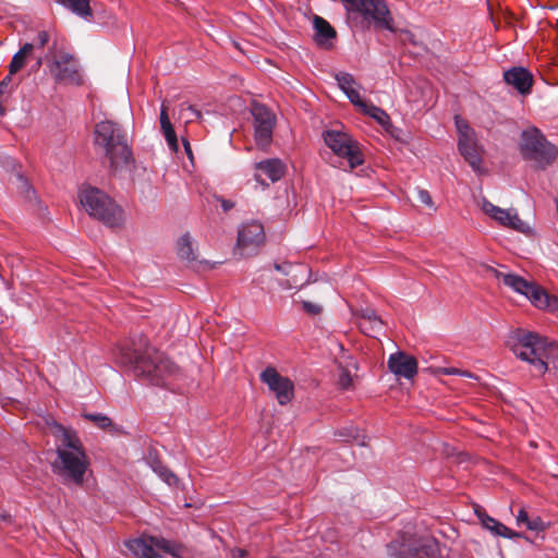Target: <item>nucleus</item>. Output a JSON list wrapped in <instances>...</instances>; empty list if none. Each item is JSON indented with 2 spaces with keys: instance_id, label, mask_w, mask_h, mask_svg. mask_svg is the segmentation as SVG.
Masks as SVG:
<instances>
[{
  "instance_id": "f257e3e1",
  "label": "nucleus",
  "mask_w": 558,
  "mask_h": 558,
  "mask_svg": "<svg viewBox=\"0 0 558 558\" xmlns=\"http://www.w3.org/2000/svg\"><path fill=\"white\" fill-rule=\"evenodd\" d=\"M116 361L136 378L155 386H165L178 372L177 365L149 345L143 336H135L118 347Z\"/></svg>"
},
{
  "instance_id": "f03ea898",
  "label": "nucleus",
  "mask_w": 558,
  "mask_h": 558,
  "mask_svg": "<svg viewBox=\"0 0 558 558\" xmlns=\"http://www.w3.org/2000/svg\"><path fill=\"white\" fill-rule=\"evenodd\" d=\"M61 437L56 447L57 458L51 463L52 472L64 482L77 486L84 483V476L89 466V460L76 432L58 425Z\"/></svg>"
},
{
  "instance_id": "7ed1b4c3",
  "label": "nucleus",
  "mask_w": 558,
  "mask_h": 558,
  "mask_svg": "<svg viewBox=\"0 0 558 558\" xmlns=\"http://www.w3.org/2000/svg\"><path fill=\"white\" fill-rule=\"evenodd\" d=\"M93 144L96 153L108 162L112 172L129 168L134 162L126 133L114 121L104 120L95 125Z\"/></svg>"
},
{
  "instance_id": "20e7f679",
  "label": "nucleus",
  "mask_w": 558,
  "mask_h": 558,
  "mask_svg": "<svg viewBox=\"0 0 558 558\" xmlns=\"http://www.w3.org/2000/svg\"><path fill=\"white\" fill-rule=\"evenodd\" d=\"M519 150L522 158L532 162L535 170L547 169L558 157V147L536 126H530L521 132Z\"/></svg>"
},
{
  "instance_id": "39448f33",
  "label": "nucleus",
  "mask_w": 558,
  "mask_h": 558,
  "mask_svg": "<svg viewBox=\"0 0 558 558\" xmlns=\"http://www.w3.org/2000/svg\"><path fill=\"white\" fill-rule=\"evenodd\" d=\"M80 203L86 213L108 228L123 225L122 208L105 192L97 187H84L78 193Z\"/></svg>"
},
{
  "instance_id": "423d86ee",
  "label": "nucleus",
  "mask_w": 558,
  "mask_h": 558,
  "mask_svg": "<svg viewBox=\"0 0 558 558\" xmlns=\"http://www.w3.org/2000/svg\"><path fill=\"white\" fill-rule=\"evenodd\" d=\"M549 342L537 332L517 330L512 337L511 350L513 354L530 363L536 375H544L548 369L547 357Z\"/></svg>"
},
{
  "instance_id": "0eeeda50",
  "label": "nucleus",
  "mask_w": 558,
  "mask_h": 558,
  "mask_svg": "<svg viewBox=\"0 0 558 558\" xmlns=\"http://www.w3.org/2000/svg\"><path fill=\"white\" fill-rule=\"evenodd\" d=\"M349 17L362 21L378 28L392 31L393 20L385 0H342Z\"/></svg>"
},
{
  "instance_id": "6e6552de",
  "label": "nucleus",
  "mask_w": 558,
  "mask_h": 558,
  "mask_svg": "<svg viewBox=\"0 0 558 558\" xmlns=\"http://www.w3.org/2000/svg\"><path fill=\"white\" fill-rule=\"evenodd\" d=\"M497 278L514 292L525 296L535 307L548 311H556L558 308V298L549 295L536 282L527 281L517 274L498 272Z\"/></svg>"
},
{
  "instance_id": "1a4fd4ad",
  "label": "nucleus",
  "mask_w": 558,
  "mask_h": 558,
  "mask_svg": "<svg viewBox=\"0 0 558 558\" xmlns=\"http://www.w3.org/2000/svg\"><path fill=\"white\" fill-rule=\"evenodd\" d=\"M323 138L336 156L347 160L350 170L364 162L360 144L351 134L340 130H327L323 132Z\"/></svg>"
},
{
  "instance_id": "9d476101",
  "label": "nucleus",
  "mask_w": 558,
  "mask_h": 558,
  "mask_svg": "<svg viewBox=\"0 0 558 558\" xmlns=\"http://www.w3.org/2000/svg\"><path fill=\"white\" fill-rule=\"evenodd\" d=\"M49 72L57 83L80 84L81 75L73 54L62 52L50 59V53L45 57Z\"/></svg>"
},
{
  "instance_id": "9b49d317",
  "label": "nucleus",
  "mask_w": 558,
  "mask_h": 558,
  "mask_svg": "<svg viewBox=\"0 0 558 558\" xmlns=\"http://www.w3.org/2000/svg\"><path fill=\"white\" fill-rule=\"evenodd\" d=\"M254 140L258 147L266 148L271 140L276 124L275 114L262 104H254L252 108Z\"/></svg>"
},
{
  "instance_id": "f8f14e48",
  "label": "nucleus",
  "mask_w": 558,
  "mask_h": 558,
  "mask_svg": "<svg viewBox=\"0 0 558 558\" xmlns=\"http://www.w3.org/2000/svg\"><path fill=\"white\" fill-rule=\"evenodd\" d=\"M260 380L275 393L280 405H286L293 399L294 385L292 380L279 374L276 368L266 367L260 374Z\"/></svg>"
},
{
  "instance_id": "ddd939ff",
  "label": "nucleus",
  "mask_w": 558,
  "mask_h": 558,
  "mask_svg": "<svg viewBox=\"0 0 558 558\" xmlns=\"http://www.w3.org/2000/svg\"><path fill=\"white\" fill-rule=\"evenodd\" d=\"M265 241V231L263 225L257 220L243 223L238 232L236 246L241 255H251Z\"/></svg>"
},
{
  "instance_id": "4468645a",
  "label": "nucleus",
  "mask_w": 558,
  "mask_h": 558,
  "mask_svg": "<svg viewBox=\"0 0 558 558\" xmlns=\"http://www.w3.org/2000/svg\"><path fill=\"white\" fill-rule=\"evenodd\" d=\"M482 210L502 227L510 228L519 232H525L529 229L526 223L520 219L517 211L500 208L487 199L483 201Z\"/></svg>"
},
{
  "instance_id": "2eb2a0df",
  "label": "nucleus",
  "mask_w": 558,
  "mask_h": 558,
  "mask_svg": "<svg viewBox=\"0 0 558 558\" xmlns=\"http://www.w3.org/2000/svg\"><path fill=\"white\" fill-rule=\"evenodd\" d=\"M417 539L411 532L403 531L396 539L387 544V551L390 556L397 558H420L417 549Z\"/></svg>"
},
{
  "instance_id": "dca6fc26",
  "label": "nucleus",
  "mask_w": 558,
  "mask_h": 558,
  "mask_svg": "<svg viewBox=\"0 0 558 558\" xmlns=\"http://www.w3.org/2000/svg\"><path fill=\"white\" fill-rule=\"evenodd\" d=\"M458 149L474 172H484L483 159L478 150L476 133L458 138Z\"/></svg>"
},
{
  "instance_id": "f3484780",
  "label": "nucleus",
  "mask_w": 558,
  "mask_h": 558,
  "mask_svg": "<svg viewBox=\"0 0 558 558\" xmlns=\"http://www.w3.org/2000/svg\"><path fill=\"white\" fill-rule=\"evenodd\" d=\"M388 367L397 377L413 379L417 374V361L414 356L397 352L389 356Z\"/></svg>"
},
{
  "instance_id": "a211bd4d",
  "label": "nucleus",
  "mask_w": 558,
  "mask_h": 558,
  "mask_svg": "<svg viewBox=\"0 0 558 558\" xmlns=\"http://www.w3.org/2000/svg\"><path fill=\"white\" fill-rule=\"evenodd\" d=\"M157 541L158 537L156 536H142L129 539L124 544L136 558H161L158 553Z\"/></svg>"
},
{
  "instance_id": "6ab92c4d",
  "label": "nucleus",
  "mask_w": 558,
  "mask_h": 558,
  "mask_svg": "<svg viewBox=\"0 0 558 558\" xmlns=\"http://www.w3.org/2000/svg\"><path fill=\"white\" fill-rule=\"evenodd\" d=\"M256 170L259 173L255 174V180L260 183L263 189L268 187V184L262 179V174L266 175L271 182L279 181L286 172L284 163L278 158H270L255 163Z\"/></svg>"
},
{
  "instance_id": "aec40b11",
  "label": "nucleus",
  "mask_w": 558,
  "mask_h": 558,
  "mask_svg": "<svg viewBox=\"0 0 558 558\" xmlns=\"http://www.w3.org/2000/svg\"><path fill=\"white\" fill-rule=\"evenodd\" d=\"M507 84L513 86L520 94H530L533 85V76L529 70L522 66H514L504 73Z\"/></svg>"
},
{
  "instance_id": "412c9836",
  "label": "nucleus",
  "mask_w": 558,
  "mask_h": 558,
  "mask_svg": "<svg viewBox=\"0 0 558 558\" xmlns=\"http://www.w3.org/2000/svg\"><path fill=\"white\" fill-rule=\"evenodd\" d=\"M357 325L361 331L367 336L375 337L380 332L384 326L383 319L377 315L374 308L364 307L355 313Z\"/></svg>"
},
{
  "instance_id": "4be33fe9",
  "label": "nucleus",
  "mask_w": 558,
  "mask_h": 558,
  "mask_svg": "<svg viewBox=\"0 0 558 558\" xmlns=\"http://www.w3.org/2000/svg\"><path fill=\"white\" fill-rule=\"evenodd\" d=\"M314 40L323 48H331L332 40L336 38L335 28L323 17L315 15L313 20Z\"/></svg>"
},
{
  "instance_id": "5701e85b",
  "label": "nucleus",
  "mask_w": 558,
  "mask_h": 558,
  "mask_svg": "<svg viewBox=\"0 0 558 558\" xmlns=\"http://www.w3.org/2000/svg\"><path fill=\"white\" fill-rule=\"evenodd\" d=\"M336 81L340 89L345 94L351 104L357 107L363 99L359 90L355 88L356 82L352 74L347 72H340L336 74Z\"/></svg>"
},
{
  "instance_id": "b1692460",
  "label": "nucleus",
  "mask_w": 558,
  "mask_h": 558,
  "mask_svg": "<svg viewBox=\"0 0 558 558\" xmlns=\"http://www.w3.org/2000/svg\"><path fill=\"white\" fill-rule=\"evenodd\" d=\"M477 515L482 526L488 530L495 536H501L509 539L520 536V533L511 531L504 523L497 521L487 513H477Z\"/></svg>"
},
{
  "instance_id": "393cba45",
  "label": "nucleus",
  "mask_w": 558,
  "mask_h": 558,
  "mask_svg": "<svg viewBox=\"0 0 558 558\" xmlns=\"http://www.w3.org/2000/svg\"><path fill=\"white\" fill-rule=\"evenodd\" d=\"M147 463L153 470V472L167 485L175 486L179 482L178 476L167 466L165 465L157 456H153L151 453L147 458Z\"/></svg>"
},
{
  "instance_id": "a878e982",
  "label": "nucleus",
  "mask_w": 558,
  "mask_h": 558,
  "mask_svg": "<svg viewBox=\"0 0 558 558\" xmlns=\"http://www.w3.org/2000/svg\"><path fill=\"white\" fill-rule=\"evenodd\" d=\"M58 4L64 7L81 19L89 21L93 19V10L89 0H54Z\"/></svg>"
},
{
  "instance_id": "bb28decb",
  "label": "nucleus",
  "mask_w": 558,
  "mask_h": 558,
  "mask_svg": "<svg viewBox=\"0 0 558 558\" xmlns=\"http://www.w3.org/2000/svg\"><path fill=\"white\" fill-rule=\"evenodd\" d=\"M160 126H161L163 136H165L170 149L178 151L179 144H178L177 134H175V131L170 122V119H169V116L167 113L165 106L161 107V111H160Z\"/></svg>"
},
{
  "instance_id": "cd10ccee",
  "label": "nucleus",
  "mask_w": 558,
  "mask_h": 558,
  "mask_svg": "<svg viewBox=\"0 0 558 558\" xmlns=\"http://www.w3.org/2000/svg\"><path fill=\"white\" fill-rule=\"evenodd\" d=\"M34 49L35 46L32 43H26L20 48V50L16 53H14L9 64V74L11 76L24 68L26 57L31 54Z\"/></svg>"
},
{
  "instance_id": "c85d7f7f",
  "label": "nucleus",
  "mask_w": 558,
  "mask_h": 558,
  "mask_svg": "<svg viewBox=\"0 0 558 558\" xmlns=\"http://www.w3.org/2000/svg\"><path fill=\"white\" fill-rule=\"evenodd\" d=\"M357 108H360L364 113L373 118L380 125L385 126L390 122V117L387 114L385 110L373 105L372 102L362 101Z\"/></svg>"
},
{
  "instance_id": "c756f323",
  "label": "nucleus",
  "mask_w": 558,
  "mask_h": 558,
  "mask_svg": "<svg viewBox=\"0 0 558 558\" xmlns=\"http://www.w3.org/2000/svg\"><path fill=\"white\" fill-rule=\"evenodd\" d=\"M519 526L524 525L527 530L539 532L544 530V522L539 517L530 518L526 510L521 508L515 517Z\"/></svg>"
},
{
  "instance_id": "7c9ffc66",
  "label": "nucleus",
  "mask_w": 558,
  "mask_h": 558,
  "mask_svg": "<svg viewBox=\"0 0 558 558\" xmlns=\"http://www.w3.org/2000/svg\"><path fill=\"white\" fill-rule=\"evenodd\" d=\"M178 254L181 258L193 260L196 258L193 248L192 238L189 233L183 234L178 240Z\"/></svg>"
},
{
  "instance_id": "2f4dec72",
  "label": "nucleus",
  "mask_w": 558,
  "mask_h": 558,
  "mask_svg": "<svg viewBox=\"0 0 558 558\" xmlns=\"http://www.w3.org/2000/svg\"><path fill=\"white\" fill-rule=\"evenodd\" d=\"M157 548H158V551L161 550V551L169 554L175 558H181L183 555V551H184L183 547L180 544L169 541V539H166L163 537H158Z\"/></svg>"
},
{
  "instance_id": "473e14b6",
  "label": "nucleus",
  "mask_w": 558,
  "mask_h": 558,
  "mask_svg": "<svg viewBox=\"0 0 558 558\" xmlns=\"http://www.w3.org/2000/svg\"><path fill=\"white\" fill-rule=\"evenodd\" d=\"M417 549L420 551V558L433 557L438 550V545L435 538H422L417 541Z\"/></svg>"
},
{
  "instance_id": "72a5a7b5",
  "label": "nucleus",
  "mask_w": 558,
  "mask_h": 558,
  "mask_svg": "<svg viewBox=\"0 0 558 558\" xmlns=\"http://www.w3.org/2000/svg\"><path fill=\"white\" fill-rule=\"evenodd\" d=\"M454 124L458 132V138H462L465 136H470L475 134V131L470 126L466 120L462 119L460 116L454 117Z\"/></svg>"
},
{
  "instance_id": "f704fd0d",
  "label": "nucleus",
  "mask_w": 558,
  "mask_h": 558,
  "mask_svg": "<svg viewBox=\"0 0 558 558\" xmlns=\"http://www.w3.org/2000/svg\"><path fill=\"white\" fill-rule=\"evenodd\" d=\"M84 417L94 422L101 429H106L112 425V421L101 413H87L84 414Z\"/></svg>"
},
{
  "instance_id": "c9c22d12",
  "label": "nucleus",
  "mask_w": 558,
  "mask_h": 558,
  "mask_svg": "<svg viewBox=\"0 0 558 558\" xmlns=\"http://www.w3.org/2000/svg\"><path fill=\"white\" fill-rule=\"evenodd\" d=\"M417 199L429 208L434 207V202L432 199L429 192L424 189L417 190Z\"/></svg>"
},
{
  "instance_id": "e433bc0d",
  "label": "nucleus",
  "mask_w": 558,
  "mask_h": 558,
  "mask_svg": "<svg viewBox=\"0 0 558 558\" xmlns=\"http://www.w3.org/2000/svg\"><path fill=\"white\" fill-rule=\"evenodd\" d=\"M50 36L47 31H40L35 39V43L33 44L35 48L41 49L49 43Z\"/></svg>"
},
{
  "instance_id": "4c0bfd02",
  "label": "nucleus",
  "mask_w": 558,
  "mask_h": 558,
  "mask_svg": "<svg viewBox=\"0 0 558 558\" xmlns=\"http://www.w3.org/2000/svg\"><path fill=\"white\" fill-rule=\"evenodd\" d=\"M401 40L403 43H409L413 46H421V43H418V40L416 39V36L408 29L401 31Z\"/></svg>"
},
{
  "instance_id": "58836bf2",
  "label": "nucleus",
  "mask_w": 558,
  "mask_h": 558,
  "mask_svg": "<svg viewBox=\"0 0 558 558\" xmlns=\"http://www.w3.org/2000/svg\"><path fill=\"white\" fill-rule=\"evenodd\" d=\"M302 306L305 312L313 315L319 314L322 312V307L318 304H314L308 301H303Z\"/></svg>"
},
{
  "instance_id": "ea45409f",
  "label": "nucleus",
  "mask_w": 558,
  "mask_h": 558,
  "mask_svg": "<svg viewBox=\"0 0 558 558\" xmlns=\"http://www.w3.org/2000/svg\"><path fill=\"white\" fill-rule=\"evenodd\" d=\"M339 385L344 390L349 389L352 386V378L348 372H344L340 375Z\"/></svg>"
},
{
  "instance_id": "a19ab883",
  "label": "nucleus",
  "mask_w": 558,
  "mask_h": 558,
  "mask_svg": "<svg viewBox=\"0 0 558 558\" xmlns=\"http://www.w3.org/2000/svg\"><path fill=\"white\" fill-rule=\"evenodd\" d=\"M12 82V76L8 74L1 82H0V96L8 92V87Z\"/></svg>"
},
{
  "instance_id": "79ce46f5",
  "label": "nucleus",
  "mask_w": 558,
  "mask_h": 558,
  "mask_svg": "<svg viewBox=\"0 0 558 558\" xmlns=\"http://www.w3.org/2000/svg\"><path fill=\"white\" fill-rule=\"evenodd\" d=\"M292 268L293 266L291 264H275V269L284 275H289Z\"/></svg>"
},
{
  "instance_id": "37998d69",
  "label": "nucleus",
  "mask_w": 558,
  "mask_h": 558,
  "mask_svg": "<svg viewBox=\"0 0 558 558\" xmlns=\"http://www.w3.org/2000/svg\"><path fill=\"white\" fill-rule=\"evenodd\" d=\"M442 373L446 374V375L460 374L459 369H457L454 367L444 368ZM461 375L462 376H466V377H472V375L469 372H462Z\"/></svg>"
},
{
  "instance_id": "c03bdc74",
  "label": "nucleus",
  "mask_w": 558,
  "mask_h": 558,
  "mask_svg": "<svg viewBox=\"0 0 558 558\" xmlns=\"http://www.w3.org/2000/svg\"><path fill=\"white\" fill-rule=\"evenodd\" d=\"M223 211H229L234 207V203L230 199L219 198Z\"/></svg>"
},
{
  "instance_id": "a18cd8bd",
  "label": "nucleus",
  "mask_w": 558,
  "mask_h": 558,
  "mask_svg": "<svg viewBox=\"0 0 558 558\" xmlns=\"http://www.w3.org/2000/svg\"><path fill=\"white\" fill-rule=\"evenodd\" d=\"M182 144L184 146V150L190 159L193 158L192 148L190 142L186 138H182Z\"/></svg>"
},
{
  "instance_id": "49530a36",
  "label": "nucleus",
  "mask_w": 558,
  "mask_h": 558,
  "mask_svg": "<svg viewBox=\"0 0 558 558\" xmlns=\"http://www.w3.org/2000/svg\"><path fill=\"white\" fill-rule=\"evenodd\" d=\"M17 177L22 181L23 185L27 187V194L28 193L35 194V191L28 185V182L26 180H24L22 175H17Z\"/></svg>"
},
{
  "instance_id": "de8ad7c7",
  "label": "nucleus",
  "mask_w": 558,
  "mask_h": 558,
  "mask_svg": "<svg viewBox=\"0 0 558 558\" xmlns=\"http://www.w3.org/2000/svg\"><path fill=\"white\" fill-rule=\"evenodd\" d=\"M189 108H190V110H192V111L195 113V116H196L197 118H198V117H201L199 111H197L196 109H194L192 106H190Z\"/></svg>"
},
{
  "instance_id": "09e8293b",
  "label": "nucleus",
  "mask_w": 558,
  "mask_h": 558,
  "mask_svg": "<svg viewBox=\"0 0 558 558\" xmlns=\"http://www.w3.org/2000/svg\"><path fill=\"white\" fill-rule=\"evenodd\" d=\"M41 63H43V58H39V59L37 60V66H40V65H41Z\"/></svg>"
},
{
  "instance_id": "8fccbe9b",
  "label": "nucleus",
  "mask_w": 558,
  "mask_h": 558,
  "mask_svg": "<svg viewBox=\"0 0 558 558\" xmlns=\"http://www.w3.org/2000/svg\"><path fill=\"white\" fill-rule=\"evenodd\" d=\"M4 520V515L0 513V521Z\"/></svg>"
}]
</instances>
